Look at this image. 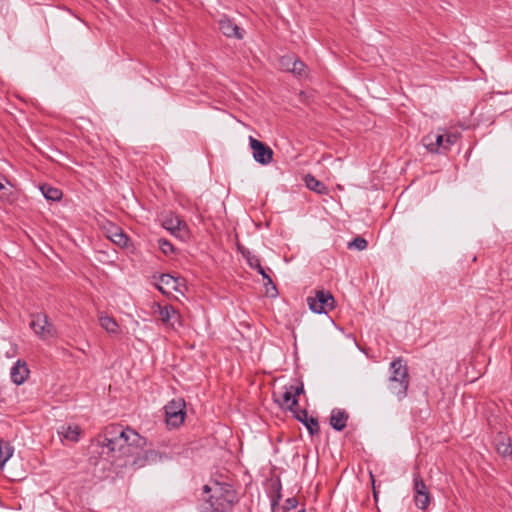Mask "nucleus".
Segmentation results:
<instances>
[{"mask_svg": "<svg viewBox=\"0 0 512 512\" xmlns=\"http://www.w3.org/2000/svg\"><path fill=\"white\" fill-rule=\"evenodd\" d=\"M298 512H305V509H301V510H299Z\"/></svg>", "mask_w": 512, "mask_h": 512, "instance_id": "38", "label": "nucleus"}, {"mask_svg": "<svg viewBox=\"0 0 512 512\" xmlns=\"http://www.w3.org/2000/svg\"><path fill=\"white\" fill-rule=\"evenodd\" d=\"M164 229L168 230L173 236L187 240L190 237V231L185 223L179 216L172 213L167 214L162 221Z\"/></svg>", "mask_w": 512, "mask_h": 512, "instance_id": "4", "label": "nucleus"}, {"mask_svg": "<svg viewBox=\"0 0 512 512\" xmlns=\"http://www.w3.org/2000/svg\"><path fill=\"white\" fill-rule=\"evenodd\" d=\"M249 146L252 150L253 159L257 163L268 165L273 161L274 152L267 144L253 136H249Z\"/></svg>", "mask_w": 512, "mask_h": 512, "instance_id": "8", "label": "nucleus"}, {"mask_svg": "<svg viewBox=\"0 0 512 512\" xmlns=\"http://www.w3.org/2000/svg\"><path fill=\"white\" fill-rule=\"evenodd\" d=\"M349 414L346 410L334 408L330 415V425L336 431H342L347 426Z\"/></svg>", "mask_w": 512, "mask_h": 512, "instance_id": "18", "label": "nucleus"}, {"mask_svg": "<svg viewBox=\"0 0 512 512\" xmlns=\"http://www.w3.org/2000/svg\"><path fill=\"white\" fill-rule=\"evenodd\" d=\"M13 452L14 449L8 442L0 441V469L12 457Z\"/></svg>", "mask_w": 512, "mask_h": 512, "instance_id": "23", "label": "nucleus"}, {"mask_svg": "<svg viewBox=\"0 0 512 512\" xmlns=\"http://www.w3.org/2000/svg\"><path fill=\"white\" fill-rule=\"evenodd\" d=\"M30 328L43 340L54 336V326L44 313L31 314Z\"/></svg>", "mask_w": 512, "mask_h": 512, "instance_id": "7", "label": "nucleus"}, {"mask_svg": "<svg viewBox=\"0 0 512 512\" xmlns=\"http://www.w3.org/2000/svg\"><path fill=\"white\" fill-rule=\"evenodd\" d=\"M289 389L292 390V394L295 397L304 393V385L302 382H300V384L298 386H293V385L289 386Z\"/></svg>", "mask_w": 512, "mask_h": 512, "instance_id": "34", "label": "nucleus"}, {"mask_svg": "<svg viewBox=\"0 0 512 512\" xmlns=\"http://www.w3.org/2000/svg\"><path fill=\"white\" fill-rule=\"evenodd\" d=\"M5 189V186L3 183L0 182V191L4 190Z\"/></svg>", "mask_w": 512, "mask_h": 512, "instance_id": "37", "label": "nucleus"}, {"mask_svg": "<svg viewBox=\"0 0 512 512\" xmlns=\"http://www.w3.org/2000/svg\"><path fill=\"white\" fill-rule=\"evenodd\" d=\"M280 65L283 69L296 76L301 77L305 74V63L294 55H285L281 57Z\"/></svg>", "mask_w": 512, "mask_h": 512, "instance_id": "10", "label": "nucleus"}, {"mask_svg": "<svg viewBox=\"0 0 512 512\" xmlns=\"http://www.w3.org/2000/svg\"><path fill=\"white\" fill-rule=\"evenodd\" d=\"M298 505V500L296 499V497H289L285 500L284 504L282 505V510L283 511H290L292 509H295Z\"/></svg>", "mask_w": 512, "mask_h": 512, "instance_id": "32", "label": "nucleus"}, {"mask_svg": "<svg viewBox=\"0 0 512 512\" xmlns=\"http://www.w3.org/2000/svg\"><path fill=\"white\" fill-rule=\"evenodd\" d=\"M110 239L120 247H126L129 242V237L119 228H115V231L110 235Z\"/></svg>", "mask_w": 512, "mask_h": 512, "instance_id": "26", "label": "nucleus"}, {"mask_svg": "<svg viewBox=\"0 0 512 512\" xmlns=\"http://www.w3.org/2000/svg\"><path fill=\"white\" fill-rule=\"evenodd\" d=\"M309 309L317 314H327L335 308V299L331 292L325 290H316L314 296L307 298Z\"/></svg>", "mask_w": 512, "mask_h": 512, "instance_id": "3", "label": "nucleus"}, {"mask_svg": "<svg viewBox=\"0 0 512 512\" xmlns=\"http://www.w3.org/2000/svg\"><path fill=\"white\" fill-rule=\"evenodd\" d=\"M158 280L160 284H157L156 287L162 294H168L163 285L173 291L181 292L182 280L180 278L174 277L170 274H160L158 276Z\"/></svg>", "mask_w": 512, "mask_h": 512, "instance_id": "15", "label": "nucleus"}, {"mask_svg": "<svg viewBox=\"0 0 512 512\" xmlns=\"http://www.w3.org/2000/svg\"><path fill=\"white\" fill-rule=\"evenodd\" d=\"M58 435L62 441L76 443L80 440L81 428L76 424H64L59 427Z\"/></svg>", "mask_w": 512, "mask_h": 512, "instance_id": "17", "label": "nucleus"}, {"mask_svg": "<svg viewBox=\"0 0 512 512\" xmlns=\"http://www.w3.org/2000/svg\"><path fill=\"white\" fill-rule=\"evenodd\" d=\"M29 368L24 360L18 359L10 370V377L14 384H23L29 376Z\"/></svg>", "mask_w": 512, "mask_h": 512, "instance_id": "12", "label": "nucleus"}, {"mask_svg": "<svg viewBox=\"0 0 512 512\" xmlns=\"http://www.w3.org/2000/svg\"><path fill=\"white\" fill-rule=\"evenodd\" d=\"M304 182H305L306 187L311 191H314L321 195L328 193V188L325 186V184L323 182L319 181L318 179H316L311 174H307L304 177Z\"/></svg>", "mask_w": 512, "mask_h": 512, "instance_id": "21", "label": "nucleus"}, {"mask_svg": "<svg viewBox=\"0 0 512 512\" xmlns=\"http://www.w3.org/2000/svg\"><path fill=\"white\" fill-rule=\"evenodd\" d=\"M240 251L243 257L246 259L247 264L250 266V268L254 270L257 268L261 269V261L258 256L254 255L252 252L245 248L240 249Z\"/></svg>", "mask_w": 512, "mask_h": 512, "instance_id": "25", "label": "nucleus"}, {"mask_svg": "<svg viewBox=\"0 0 512 512\" xmlns=\"http://www.w3.org/2000/svg\"><path fill=\"white\" fill-rule=\"evenodd\" d=\"M494 446L499 455L502 457H512V444L510 437L499 432L494 438Z\"/></svg>", "mask_w": 512, "mask_h": 512, "instance_id": "16", "label": "nucleus"}, {"mask_svg": "<svg viewBox=\"0 0 512 512\" xmlns=\"http://www.w3.org/2000/svg\"><path fill=\"white\" fill-rule=\"evenodd\" d=\"M230 496V490L227 488L225 489V496L224 494L221 495V497L216 498L215 501H213V496L209 498V503L212 512H224L227 508L231 506L233 503V500L229 498Z\"/></svg>", "mask_w": 512, "mask_h": 512, "instance_id": "19", "label": "nucleus"}, {"mask_svg": "<svg viewBox=\"0 0 512 512\" xmlns=\"http://www.w3.org/2000/svg\"><path fill=\"white\" fill-rule=\"evenodd\" d=\"M368 246V242L365 238L363 237H356L354 238L351 242L348 243V248L349 249H357V250H364L366 249Z\"/></svg>", "mask_w": 512, "mask_h": 512, "instance_id": "28", "label": "nucleus"}, {"mask_svg": "<svg viewBox=\"0 0 512 512\" xmlns=\"http://www.w3.org/2000/svg\"><path fill=\"white\" fill-rule=\"evenodd\" d=\"M255 270L263 277L264 285L265 286L271 285L272 290L275 293H277L276 286L274 285L272 278L266 273V270L262 266H261V269L257 268Z\"/></svg>", "mask_w": 512, "mask_h": 512, "instance_id": "30", "label": "nucleus"}, {"mask_svg": "<svg viewBox=\"0 0 512 512\" xmlns=\"http://www.w3.org/2000/svg\"><path fill=\"white\" fill-rule=\"evenodd\" d=\"M99 323L103 329H105L108 333H116L118 329V324L114 318L108 315H101L99 317Z\"/></svg>", "mask_w": 512, "mask_h": 512, "instance_id": "24", "label": "nucleus"}, {"mask_svg": "<svg viewBox=\"0 0 512 512\" xmlns=\"http://www.w3.org/2000/svg\"><path fill=\"white\" fill-rule=\"evenodd\" d=\"M218 27L226 37H234L237 39L243 38L240 27L226 16L219 19Z\"/></svg>", "mask_w": 512, "mask_h": 512, "instance_id": "14", "label": "nucleus"}, {"mask_svg": "<svg viewBox=\"0 0 512 512\" xmlns=\"http://www.w3.org/2000/svg\"><path fill=\"white\" fill-rule=\"evenodd\" d=\"M444 137L445 135L444 134H438V133H434V141H435V146L437 148V152L436 153H442V152H445V140H444Z\"/></svg>", "mask_w": 512, "mask_h": 512, "instance_id": "31", "label": "nucleus"}, {"mask_svg": "<svg viewBox=\"0 0 512 512\" xmlns=\"http://www.w3.org/2000/svg\"><path fill=\"white\" fill-rule=\"evenodd\" d=\"M389 369L388 388L401 401L407 396L410 382L407 363L402 357H397L390 363Z\"/></svg>", "mask_w": 512, "mask_h": 512, "instance_id": "2", "label": "nucleus"}, {"mask_svg": "<svg viewBox=\"0 0 512 512\" xmlns=\"http://www.w3.org/2000/svg\"><path fill=\"white\" fill-rule=\"evenodd\" d=\"M158 246L165 255H170L175 251L173 244L169 240L164 238H160L158 240Z\"/></svg>", "mask_w": 512, "mask_h": 512, "instance_id": "29", "label": "nucleus"}, {"mask_svg": "<svg viewBox=\"0 0 512 512\" xmlns=\"http://www.w3.org/2000/svg\"><path fill=\"white\" fill-rule=\"evenodd\" d=\"M371 479H372V484L374 485V477L372 474H371ZM373 494H374V498L377 500V492H376V489L374 486H373Z\"/></svg>", "mask_w": 512, "mask_h": 512, "instance_id": "35", "label": "nucleus"}, {"mask_svg": "<svg viewBox=\"0 0 512 512\" xmlns=\"http://www.w3.org/2000/svg\"><path fill=\"white\" fill-rule=\"evenodd\" d=\"M40 191L42 195L50 201H59L61 200L63 193L60 189L53 187L49 184H42L40 186Z\"/></svg>", "mask_w": 512, "mask_h": 512, "instance_id": "22", "label": "nucleus"}, {"mask_svg": "<svg viewBox=\"0 0 512 512\" xmlns=\"http://www.w3.org/2000/svg\"><path fill=\"white\" fill-rule=\"evenodd\" d=\"M434 140H435L434 139V133H429V134H427L426 136H424L422 138V144L431 153H436L437 152V148L435 146V141Z\"/></svg>", "mask_w": 512, "mask_h": 512, "instance_id": "27", "label": "nucleus"}, {"mask_svg": "<svg viewBox=\"0 0 512 512\" xmlns=\"http://www.w3.org/2000/svg\"><path fill=\"white\" fill-rule=\"evenodd\" d=\"M210 491H211V488L208 485H204L203 486V492L204 493H209Z\"/></svg>", "mask_w": 512, "mask_h": 512, "instance_id": "36", "label": "nucleus"}, {"mask_svg": "<svg viewBox=\"0 0 512 512\" xmlns=\"http://www.w3.org/2000/svg\"><path fill=\"white\" fill-rule=\"evenodd\" d=\"M414 502L417 508L425 510L428 508L431 495L419 472L413 473Z\"/></svg>", "mask_w": 512, "mask_h": 512, "instance_id": "6", "label": "nucleus"}, {"mask_svg": "<svg viewBox=\"0 0 512 512\" xmlns=\"http://www.w3.org/2000/svg\"><path fill=\"white\" fill-rule=\"evenodd\" d=\"M282 483L280 477L271 478L268 483V496L270 498L271 509L275 512L279 507L280 500L282 499Z\"/></svg>", "mask_w": 512, "mask_h": 512, "instance_id": "13", "label": "nucleus"}, {"mask_svg": "<svg viewBox=\"0 0 512 512\" xmlns=\"http://www.w3.org/2000/svg\"><path fill=\"white\" fill-rule=\"evenodd\" d=\"M145 439L135 430L121 425H110L97 440L98 454L108 462L139 455V449L145 445Z\"/></svg>", "mask_w": 512, "mask_h": 512, "instance_id": "1", "label": "nucleus"}, {"mask_svg": "<svg viewBox=\"0 0 512 512\" xmlns=\"http://www.w3.org/2000/svg\"><path fill=\"white\" fill-rule=\"evenodd\" d=\"M156 307L164 325L173 329L176 328V325L181 326L180 314L172 305L167 304L165 306H161L160 304H156Z\"/></svg>", "mask_w": 512, "mask_h": 512, "instance_id": "9", "label": "nucleus"}, {"mask_svg": "<svg viewBox=\"0 0 512 512\" xmlns=\"http://www.w3.org/2000/svg\"><path fill=\"white\" fill-rule=\"evenodd\" d=\"M275 401L281 408H287L291 412H294V410L298 407V399L293 396L292 390H290L289 387H285V391L282 394L281 400L275 399Z\"/></svg>", "mask_w": 512, "mask_h": 512, "instance_id": "20", "label": "nucleus"}, {"mask_svg": "<svg viewBox=\"0 0 512 512\" xmlns=\"http://www.w3.org/2000/svg\"><path fill=\"white\" fill-rule=\"evenodd\" d=\"M294 417L301 422L308 430L310 435H317L320 432V427L317 418L309 417L305 409H295Z\"/></svg>", "mask_w": 512, "mask_h": 512, "instance_id": "11", "label": "nucleus"}, {"mask_svg": "<svg viewBox=\"0 0 512 512\" xmlns=\"http://www.w3.org/2000/svg\"><path fill=\"white\" fill-rule=\"evenodd\" d=\"M444 142H445V150H449L452 145H454L458 139V136L453 133H446L444 134Z\"/></svg>", "mask_w": 512, "mask_h": 512, "instance_id": "33", "label": "nucleus"}, {"mask_svg": "<svg viewBox=\"0 0 512 512\" xmlns=\"http://www.w3.org/2000/svg\"><path fill=\"white\" fill-rule=\"evenodd\" d=\"M185 402L183 399H173L165 406L167 425L171 427L180 426L186 415Z\"/></svg>", "mask_w": 512, "mask_h": 512, "instance_id": "5", "label": "nucleus"}]
</instances>
